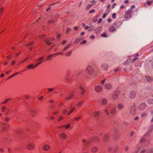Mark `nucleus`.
<instances>
[{
	"label": "nucleus",
	"mask_w": 153,
	"mask_h": 153,
	"mask_svg": "<svg viewBox=\"0 0 153 153\" xmlns=\"http://www.w3.org/2000/svg\"><path fill=\"white\" fill-rule=\"evenodd\" d=\"M6 109V108L5 106H3L2 107L1 111L2 112H4L5 110Z\"/></svg>",
	"instance_id": "obj_36"
},
{
	"label": "nucleus",
	"mask_w": 153,
	"mask_h": 153,
	"mask_svg": "<svg viewBox=\"0 0 153 153\" xmlns=\"http://www.w3.org/2000/svg\"><path fill=\"white\" fill-rule=\"evenodd\" d=\"M55 55V54H52V55H49L48 56H47V58L46 59H49L50 58L52 57L53 55Z\"/></svg>",
	"instance_id": "obj_44"
},
{
	"label": "nucleus",
	"mask_w": 153,
	"mask_h": 153,
	"mask_svg": "<svg viewBox=\"0 0 153 153\" xmlns=\"http://www.w3.org/2000/svg\"><path fill=\"white\" fill-rule=\"evenodd\" d=\"M145 140V139L144 137H142L140 140V143H142L144 142Z\"/></svg>",
	"instance_id": "obj_38"
},
{
	"label": "nucleus",
	"mask_w": 153,
	"mask_h": 153,
	"mask_svg": "<svg viewBox=\"0 0 153 153\" xmlns=\"http://www.w3.org/2000/svg\"><path fill=\"white\" fill-rule=\"evenodd\" d=\"M74 95L73 94H70L68 97L66 98V99L68 100L69 99H70Z\"/></svg>",
	"instance_id": "obj_37"
},
{
	"label": "nucleus",
	"mask_w": 153,
	"mask_h": 153,
	"mask_svg": "<svg viewBox=\"0 0 153 153\" xmlns=\"http://www.w3.org/2000/svg\"><path fill=\"white\" fill-rule=\"evenodd\" d=\"M70 127V125L68 124L67 125H65L64 127L65 128V129H68Z\"/></svg>",
	"instance_id": "obj_43"
},
{
	"label": "nucleus",
	"mask_w": 153,
	"mask_h": 153,
	"mask_svg": "<svg viewBox=\"0 0 153 153\" xmlns=\"http://www.w3.org/2000/svg\"><path fill=\"white\" fill-rule=\"evenodd\" d=\"M70 28H67L66 29V33H68L70 31Z\"/></svg>",
	"instance_id": "obj_52"
},
{
	"label": "nucleus",
	"mask_w": 153,
	"mask_h": 153,
	"mask_svg": "<svg viewBox=\"0 0 153 153\" xmlns=\"http://www.w3.org/2000/svg\"><path fill=\"white\" fill-rule=\"evenodd\" d=\"M21 53V52H19L18 53H16L15 55L16 56V57L18 56Z\"/></svg>",
	"instance_id": "obj_60"
},
{
	"label": "nucleus",
	"mask_w": 153,
	"mask_h": 153,
	"mask_svg": "<svg viewBox=\"0 0 153 153\" xmlns=\"http://www.w3.org/2000/svg\"><path fill=\"white\" fill-rule=\"evenodd\" d=\"M147 102L150 104H153V99H149L147 100Z\"/></svg>",
	"instance_id": "obj_28"
},
{
	"label": "nucleus",
	"mask_w": 153,
	"mask_h": 153,
	"mask_svg": "<svg viewBox=\"0 0 153 153\" xmlns=\"http://www.w3.org/2000/svg\"><path fill=\"white\" fill-rule=\"evenodd\" d=\"M130 112L132 114H134L135 113V108L134 107H131L130 109Z\"/></svg>",
	"instance_id": "obj_19"
},
{
	"label": "nucleus",
	"mask_w": 153,
	"mask_h": 153,
	"mask_svg": "<svg viewBox=\"0 0 153 153\" xmlns=\"http://www.w3.org/2000/svg\"><path fill=\"white\" fill-rule=\"evenodd\" d=\"M146 113H144L142 114L141 116L142 117H143L144 116H146Z\"/></svg>",
	"instance_id": "obj_58"
},
{
	"label": "nucleus",
	"mask_w": 153,
	"mask_h": 153,
	"mask_svg": "<svg viewBox=\"0 0 153 153\" xmlns=\"http://www.w3.org/2000/svg\"><path fill=\"white\" fill-rule=\"evenodd\" d=\"M124 106L122 103H119L117 105V108L118 109H121L123 108Z\"/></svg>",
	"instance_id": "obj_24"
},
{
	"label": "nucleus",
	"mask_w": 153,
	"mask_h": 153,
	"mask_svg": "<svg viewBox=\"0 0 153 153\" xmlns=\"http://www.w3.org/2000/svg\"><path fill=\"white\" fill-rule=\"evenodd\" d=\"M79 88L80 90L81 91V95H83L85 93V89L84 88H83L81 85H79Z\"/></svg>",
	"instance_id": "obj_14"
},
{
	"label": "nucleus",
	"mask_w": 153,
	"mask_h": 153,
	"mask_svg": "<svg viewBox=\"0 0 153 153\" xmlns=\"http://www.w3.org/2000/svg\"><path fill=\"white\" fill-rule=\"evenodd\" d=\"M89 144V143L88 141H86V142L84 144L85 146H87Z\"/></svg>",
	"instance_id": "obj_57"
},
{
	"label": "nucleus",
	"mask_w": 153,
	"mask_h": 153,
	"mask_svg": "<svg viewBox=\"0 0 153 153\" xmlns=\"http://www.w3.org/2000/svg\"><path fill=\"white\" fill-rule=\"evenodd\" d=\"M105 87L106 89H110L111 88V85L110 84H106L105 86Z\"/></svg>",
	"instance_id": "obj_17"
},
{
	"label": "nucleus",
	"mask_w": 153,
	"mask_h": 153,
	"mask_svg": "<svg viewBox=\"0 0 153 153\" xmlns=\"http://www.w3.org/2000/svg\"><path fill=\"white\" fill-rule=\"evenodd\" d=\"M102 68L103 70H106L108 69V65L106 64H104L102 66Z\"/></svg>",
	"instance_id": "obj_20"
},
{
	"label": "nucleus",
	"mask_w": 153,
	"mask_h": 153,
	"mask_svg": "<svg viewBox=\"0 0 153 153\" xmlns=\"http://www.w3.org/2000/svg\"><path fill=\"white\" fill-rule=\"evenodd\" d=\"M145 77L148 82H151L153 81V78L149 76H146Z\"/></svg>",
	"instance_id": "obj_11"
},
{
	"label": "nucleus",
	"mask_w": 153,
	"mask_h": 153,
	"mask_svg": "<svg viewBox=\"0 0 153 153\" xmlns=\"http://www.w3.org/2000/svg\"><path fill=\"white\" fill-rule=\"evenodd\" d=\"M34 144L33 143H29L27 146V148L30 150H33L34 148Z\"/></svg>",
	"instance_id": "obj_3"
},
{
	"label": "nucleus",
	"mask_w": 153,
	"mask_h": 153,
	"mask_svg": "<svg viewBox=\"0 0 153 153\" xmlns=\"http://www.w3.org/2000/svg\"><path fill=\"white\" fill-rule=\"evenodd\" d=\"M102 19L101 18H100L98 21V24L102 22Z\"/></svg>",
	"instance_id": "obj_62"
},
{
	"label": "nucleus",
	"mask_w": 153,
	"mask_h": 153,
	"mask_svg": "<svg viewBox=\"0 0 153 153\" xmlns=\"http://www.w3.org/2000/svg\"><path fill=\"white\" fill-rule=\"evenodd\" d=\"M89 28L90 29V30L93 29L94 28V26H91L89 27Z\"/></svg>",
	"instance_id": "obj_64"
},
{
	"label": "nucleus",
	"mask_w": 153,
	"mask_h": 153,
	"mask_svg": "<svg viewBox=\"0 0 153 153\" xmlns=\"http://www.w3.org/2000/svg\"><path fill=\"white\" fill-rule=\"evenodd\" d=\"M120 91L119 90L116 91L113 95V98L114 100L117 99L119 95Z\"/></svg>",
	"instance_id": "obj_5"
},
{
	"label": "nucleus",
	"mask_w": 153,
	"mask_h": 153,
	"mask_svg": "<svg viewBox=\"0 0 153 153\" xmlns=\"http://www.w3.org/2000/svg\"><path fill=\"white\" fill-rule=\"evenodd\" d=\"M108 14L106 13H104L103 15L102 16V18L104 19L105 18L106 16Z\"/></svg>",
	"instance_id": "obj_49"
},
{
	"label": "nucleus",
	"mask_w": 153,
	"mask_h": 153,
	"mask_svg": "<svg viewBox=\"0 0 153 153\" xmlns=\"http://www.w3.org/2000/svg\"><path fill=\"white\" fill-rule=\"evenodd\" d=\"M109 137V135L108 134L105 135L104 137L103 140L105 141H106L108 138Z\"/></svg>",
	"instance_id": "obj_31"
},
{
	"label": "nucleus",
	"mask_w": 153,
	"mask_h": 153,
	"mask_svg": "<svg viewBox=\"0 0 153 153\" xmlns=\"http://www.w3.org/2000/svg\"><path fill=\"white\" fill-rule=\"evenodd\" d=\"M107 103V100L105 99H103L102 100V104L103 105H106Z\"/></svg>",
	"instance_id": "obj_26"
},
{
	"label": "nucleus",
	"mask_w": 153,
	"mask_h": 153,
	"mask_svg": "<svg viewBox=\"0 0 153 153\" xmlns=\"http://www.w3.org/2000/svg\"><path fill=\"white\" fill-rule=\"evenodd\" d=\"M83 104V102H80L78 104V106H80L81 105H82V104Z\"/></svg>",
	"instance_id": "obj_55"
},
{
	"label": "nucleus",
	"mask_w": 153,
	"mask_h": 153,
	"mask_svg": "<svg viewBox=\"0 0 153 153\" xmlns=\"http://www.w3.org/2000/svg\"><path fill=\"white\" fill-rule=\"evenodd\" d=\"M63 119V117L62 116L60 117L58 120V121H60L61 120H62Z\"/></svg>",
	"instance_id": "obj_50"
},
{
	"label": "nucleus",
	"mask_w": 153,
	"mask_h": 153,
	"mask_svg": "<svg viewBox=\"0 0 153 153\" xmlns=\"http://www.w3.org/2000/svg\"><path fill=\"white\" fill-rule=\"evenodd\" d=\"M101 36L102 37H107V35L105 32L103 33L102 34H101Z\"/></svg>",
	"instance_id": "obj_40"
},
{
	"label": "nucleus",
	"mask_w": 153,
	"mask_h": 153,
	"mask_svg": "<svg viewBox=\"0 0 153 153\" xmlns=\"http://www.w3.org/2000/svg\"><path fill=\"white\" fill-rule=\"evenodd\" d=\"M42 148L44 150L48 151L50 149V147L48 145L45 144L42 146Z\"/></svg>",
	"instance_id": "obj_9"
},
{
	"label": "nucleus",
	"mask_w": 153,
	"mask_h": 153,
	"mask_svg": "<svg viewBox=\"0 0 153 153\" xmlns=\"http://www.w3.org/2000/svg\"><path fill=\"white\" fill-rule=\"evenodd\" d=\"M10 100V99H7L5 100V101L1 102L2 104H4L6 103L8 101Z\"/></svg>",
	"instance_id": "obj_46"
},
{
	"label": "nucleus",
	"mask_w": 153,
	"mask_h": 153,
	"mask_svg": "<svg viewBox=\"0 0 153 153\" xmlns=\"http://www.w3.org/2000/svg\"><path fill=\"white\" fill-rule=\"evenodd\" d=\"M97 151V149L96 147H94L91 149V152H95Z\"/></svg>",
	"instance_id": "obj_32"
},
{
	"label": "nucleus",
	"mask_w": 153,
	"mask_h": 153,
	"mask_svg": "<svg viewBox=\"0 0 153 153\" xmlns=\"http://www.w3.org/2000/svg\"><path fill=\"white\" fill-rule=\"evenodd\" d=\"M146 104L144 102L140 103L138 106V109L140 111H142L144 110L146 107Z\"/></svg>",
	"instance_id": "obj_1"
},
{
	"label": "nucleus",
	"mask_w": 153,
	"mask_h": 153,
	"mask_svg": "<svg viewBox=\"0 0 153 153\" xmlns=\"http://www.w3.org/2000/svg\"><path fill=\"white\" fill-rule=\"evenodd\" d=\"M6 58L8 59H10L11 58V55L7 56Z\"/></svg>",
	"instance_id": "obj_61"
},
{
	"label": "nucleus",
	"mask_w": 153,
	"mask_h": 153,
	"mask_svg": "<svg viewBox=\"0 0 153 153\" xmlns=\"http://www.w3.org/2000/svg\"><path fill=\"white\" fill-rule=\"evenodd\" d=\"M102 89V87L100 86H97L95 88V90L97 92H100Z\"/></svg>",
	"instance_id": "obj_12"
},
{
	"label": "nucleus",
	"mask_w": 153,
	"mask_h": 153,
	"mask_svg": "<svg viewBox=\"0 0 153 153\" xmlns=\"http://www.w3.org/2000/svg\"><path fill=\"white\" fill-rule=\"evenodd\" d=\"M121 69V68H120V67H119V68H117L116 69H115L114 70V72L115 73H116L117 72H118V71H120Z\"/></svg>",
	"instance_id": "obj_39"
},
{
	"label": "nucleus",
	"mask_w": 153,
	"mask_h": 153,
	"mask_svg": "<svg viewBox=\"0 0 153 153\" xmlns=\"http://www.w3.org/2000/svg\"><path fill=\"white\" fill-rule=\"evenodd\" d=\"M117 112L116 110L115 109H113L111 111V114L113 115H115Z\"/></svg>",
	"instance_id": "obj_21"
},
{
	"label": "nucleus",
	"mask_w": 153,
	"mask_h": 153,
	"mask_svg": "<svg viewBox=\"0 0 153 153\" xmlns=\"http://www.w3.org/2000/svg\"><path fill=\"white\" fill-rule=\"evenodd\" d=\"M111 10L110 5L108 4L106 8L105 12L106 13L108 14L110 12Z\"/></svg>",
	"instance_id": "obj_16"
},
{
	"label": "nucleus",
	"mask_w": 153,
	"mask_h": 153,
	"mask_svg": "<svg viewBox=\"0 0 153 153\" xmlns=\"http://www.w3.org/2000/svg\"><path fill=\"white\" fill-rule=\"evenodd\" d=\"M60 16L59 14L58 13L56 12L55 14V15L54 16V18H56L59 17Z\"/></svg>",
	"instance_id": "obj_35"
},
{
	"label": "nucleus",
	"mask_w": 153,
	"mask_h": 153,
	"mask_svg": "<svg viewBox=\"0 0 153 153\" xmlns=\"http://www.w3.org/2000/svg\"><path fill=\"white\" fill-rule=\"evenodd\" d=\"M83 39V38H81V39L78 38H77L75 41L74 42V44H76L79 43L80 41L82 40Z\"/></svg>",
	"instance_id": "obj_15"
},
{
	"label": "nucleus",
	"mask_w": 153,
	"mask_h": 153,
	"mask_svg": "<svg viewBox=\"0 0 153 153\" xmlns=\"http://www.w3.org/2000/svg\"><path fill=\"white\" fill-rule=\"evenodd\" d=\"M15 63V62L14 61H13L11 62V65H14Z\"/></svg>",
	"instance_id": "obj_59"
},
{
	"label": "nucleus",
	"mask_w": 153,
	"mask_h": 153,
	"mask_svg": "<svg viewBox=\"0 0 153 153\" xmlns=\"http://www.w3.org/2000/svg\"><path fill=\"white\" fill-rule=\"evenodd\" d=\"M115 30V28L114 26H111L109 27V30L110 32H114Z\"/></svg>",
	"instance_id": "obj_22"
},
{
	"label": "nucleus",
	"mask_w": 153,
	"mask_h": 153,
	"mask_svg": "<svg viewBox=\"0 0 153 153\" xmlns=\"http://www.w3.org/2000/svg\"><path fill=\"white\" fill-rule=\"evenodd\" d=\"M5 120L7 122H8L10 120V118L8 117H5Z\"/></svg>",
	"instance_id": "obj_63"
},
{
	"label": "nucleus",
	"mask_w": 153,
	"mask_h": 153,
	"mask_svg": "<svg viewBox=\"0 0 153 153\" xmlns=\"http://www.w3.org/2000/svg\"><path fill=\"white\" fill-rule=\"evenodd\" d=\"M87 71L90 74H92L94 72V70L91 66H88L86 69Z\"/></svg>",
	"instance_id": "obj_4"
},
{
	"label": "nucleus",
	"mask_w": 153,
	"mask_h": 153,
	"mask_svg": "<svg viewBox=\"0 0 153 153\" xmlns=\"http://www.w3.org/2000/svg\"><path fill=\"white\" fill-rule=\"evenodd\" d=\"M59 138L61 139L65 140L67 138V136L64 133H62L59 135Z\"/></svg>",
	"instance_id": "obj_6"
},
{
	"label": "nucleus",
	"mask_w": 153,
	"mask_h": 153,
	"mask_svg": "<svg viewBox=\"0 0 153 153\" xmlns=\"http://www.w3.org/2000/svg\"><path fill=\"white\" fill-rule=\"evenodd\" d=\"M71 45H68L66 47H65V48L63 50V51H64L65 50H66L68 48H69L71 46Z\"/></svg>",
	"instance_id": "obj_45"
},
{
	"label": "nucleus",
	"mask_w": 153,
	"mask_h": 153,
	"mask_svg": "<svg viewBox=\"0 0 153 153\" xmlns=\"http://www.w3.org/2000/svg\"><path fill=\"white\" fill-rule=\"evenodd\" d=\"M71 53H72V51H69L68 52H67L66 53V55L67 56H70L71 55Z\"/></svg>",
	"instance_id": "obj_41"
},
{
	"label": "nucleus",
	"mask_w": 153,
	"mask_h": 153,
	"mask_svg": "<svg viewBox=\"0 0 153 153\" xmlns=\"http://www.w3.org/2000/svg\"><path fill=\"white\" fill-rule=\"evenodd\" d=\"M35 44V42L33 41L30 42L26 44L25 46L26 47H28L29 46H31Z\"/></svg>",
	"instance_id": "obj_13"
},
{
	"label": "nucleus",
	"mask_w": 153,
	"mask_h": 153,
	"mask_svg": "<svg viewBox=\"0 0 153 153\" xmlns=\"http://www.w3.org/2000/svg\"><path fill=\"white\" fill-rule=\"evenodd\" d=\"M44 58L43 57H41L38 59L36 60V62H38V63H39L40 64L42 62L41 61L43 60L44 59Z\"/></svg>",
	"instance_id": "obj_25"
},
{
	"label": "nucleus",
	"mask_w": 153,
	"mask_h": 153,
	"mask_svg": "<svg viewBox=\"0 0 153 153\" xmlns=\"http://www.w3.org/2000/svg\"><path fill=\"white\" fill-rule=\"evenodd\" d=\"M29 97V96L28 95H26L25 97V99H28Z\"/></svg>",
	"instance_id": "obj_54"
},
{
	"label": "nucleus",
	"mask_w": 153,
	"mask_h": 153,
	"mask_svg": "<svg viewBox=\"0 0 153 153\" xmlns=\"http://www.w3.org/2000/svg\"><path fill=\"white\" fill-rule=\"evenodd\" d=\"M99 139L95 137V138H91L90 139V140L91 141H98Z\"/></svg>",
	"instance_id": "obj_30"
},
{
	"label": "nucleus",
	"mask_w": 153,
	"mask_h": 153,
	"mask_svg": "<svg viewBox=\"0 0 153 153\" xmlns=\"http://www.w3.org/2000/svg\"><path fill=\"white\" fill-rule=\"evenodd\" d=\"M54 89V88H48L47 90L48 91V92H50L53 91Z\"/></svg>",
	"instance_id": "obj_42"
},
{
	"label": "nucleus",
	"mask_w": 153,
	"mask_h": 153,
	"mask_svg": "<svg viewBox=\"0 0 153 153\" xmlns=\"http://www.w3.org/2000/svg\"><path fill=\"white\" fill-rule=\"evenodd\" d=\"M55 23V21L53 19H51L49 20L48 22V25L52 24Z\"/></svg>",
	"instance_id": "obj_18"
},
{
	"label": "nucleus",
	"mask_w": 153,
	"mask_h": 153,
	"mask_svg": "<svg viewBox=\"0 0 153 153\" xmlns=\"http://www.w3.org/2000/svg\"><path fill=\"white\" fill-rule=\"evenodd\" d=\"M46 43L48 45H49L51 44V42H49L48 41H47L46 42Z\"/></svg>",
	"instance_id": "obj_48"
},
{
	"label": "nucleus",
	"mask_w": 153,
	"mask_h": 153,
	"mask_svg": "<svg viewBox=\"0 0 153 153\" xmlns=\"http://www.w3.org/2000/svg\"><path fill=\"white\" fill-rule=\"evenodd\" d=\"M34 65L33 64L29 65L27 66V68L28 69H33L34 68Z\"/></svg>",
	"instance_id": "obj_23"
},
{
	"label": "nucleus",
	"mask_w": 153,
	"mask_h": 153,
	"mask_svg": "<svg viewBox=\"0 0 153 153\" xmlns=\"http://www.w3.org/2000/svg\"><path fill=\"white\" fill-rule=\"evenodd\" d=\"M138 59V57H135V58H134L133 59V60L131 62L132 63V62H134L137 59Z\"/></svg>",
	"instance_id": "obj_51"
},
{
	"label": "nucleus",
	"mask_w": 153,
	"mask_h": 153,
	"mask_svg": "<svg viewBox=\"0 0 153 153\" xmlns=\"http://www.w3.org/2000/svg\"><path fill=\"white\" fill-rule=\"evenodd\" d=\"M68 111L66 109H64L62 111V113L63 114H66L68 112Z\"/></svg>",
	"instance_id": "obj_34"
},
{
	"label": "nucleus",
	"mask_w": 153,
	"mask_h": 153,
	"mask_svg": "<svg viewBox=\"0 0 153 153\" xmlns=\"http://www.w3.org/2000/svg\"><path fill=\"white\" fill-rule=\"evenodd\" d=\"M95 1L94 0L92 1H91V4H88L86 7V9L87 10L89 9L92 6L95 4Z\"/></svg>",
	"instance_id": "obj_7"
},
{
	"label": "nucleus",
	"mask_w": 153,
	"mask_h": 153,
	"mask_svg": "<svg viewBox=\"0 0 153 153\" xmlns=\"http://www.w3.org/2000/svg\"><path fill=\"white\" fill-rule=\"evenodd\" d=\"M61 34H58L57 35L56 37L57 39H59L61 37Z\"/></svg>",
	"instance_id": "obj_56"
},
{
	"label": "nucleus",
	"mask_w": 153,
	"mask_h": 153,
	"mask_svg": "<svg viewBox=\"0 0 153 153\" xmlns=\"http://www.w3.org/2000/svg\"><path fill=\"white\" fill-rule=\"evenodd\" d=\"M99 111H94L93 112L92 115L93 117L95 118H97L99 116Z\"/></svg>",
	"instance_id": "obj_10"
},
{
	"label": "nucleus",
	"mask_w": 153,
	"mask_h": 153,
	"mask_svg": "<svg viewBox=\"0 0 153 153\" xmlns=\"http://www.w3.org/2000/svg\"><path fill=\"white\" fill-rule=\"evenodd\" d=\"M153 2V0H152V1H146V3L147 4L148 6H150L151 5L152 2Z\"/></svg>",
	"instance_id": "obj_33"
},
{
	"label": "nucleus",
	"mask_w": 153,
	"mask_h": 153,
	"mask_svg": "<svg viewBox=\"0 0 153 153\" xmlns=\"http://www.w3.org/2000/svg\"><path fill=\"white\" fill-rule=\"evenodd\" d=\"M136 93L134 91H131L129 94V97L131 99L134 98L136 96Z\"/></svg>",
	"instance_id": "obj_8"
},
{
	"label": "nucleus",
	"mask_w": 153,
	"mask_h": 153,
	"mask_svg": "<svg viewBox=\"0 0 153 153\" xmlns=\"http://www.w3.org/2000/svg\"><path fill=\"white\" fill-rule=\"evenodd\" d=\"M116 13H114L112 14V17L113 19H114L116 17Z\"/></svg>",
	"instance_id": "obj_53"
},
{
	"label": "nucleus",
	"mask_w": 153,
	"mask_h": 153,
	"mask_svg": "<svg viewBox=\"0 0 153 153\" xmlns=\"http://www.w3.org/2000/svg\"><path fill=\"white\" fill-rule=\"evenodd\" d=\"M131 59H130L127 60L124 63L125 65H129V63L131 62Z\"/></svg>",
	"instance_id": "obj_27"
},
{
	"label": "nucleus",
	"mask_w": 153,
	"mask_h": 153,
	"mask_svg": "<svg viewBox=\"0 0 153 153\" xmlns=\"http://www.w3.org/2000/svg\"><path fill=\"white\" fill-rule=\"evenodd\" d=\"M86 41L84 40L82 42H81L80 43V45H82V44H85L86 43Z\"/></svg>",
	"instance_id": "obj_47"
},
{
	"label": "nucleus",
	"mask_w": 153,
	"mask_h": 153,
	"mask_svg": "<svg viewBox=\"0 0 153 153\" xmlns=\"http://www.w3.org/2000/svg\"><path fill=\"white\" fill-rule=\"evenodd\" d=\"M75 109V108L74 107L72 108L71 110L69 111V112L68 114V115H69L70 114H71L74 111Z\"/></svg>",
	"instance_id": "obj_29"
},
{
	"label": "nucleus",
	"mask_w": 153,
	"mask_h": 153,
	"mask_svg": "<svg viewBox=\"0 0 153 153\" xmlns=\"http://www.w3.org/2000/svg\"><path fill=\"white\" fill-rule=\"evenodd\" d=\"M132 11V8H131L126 12L125 15V18H130L131 16V13Z\"/></svg>",
	"instance_id": "obj_2"
}]
</instances>
